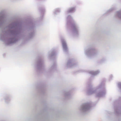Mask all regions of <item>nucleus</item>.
<instances>
[{
  "mask_svg": "<svg viewBox=\"0 0 121 121\" xmlns=\"http://www.w3.org/2000/svg\"><path fill=\"white\" fill-rule=\"evenodd\" d=\"M74 8H72L69 9L68 11L69 13L72 12L74 10Z\"/></svg>",
  "mask_w": 121,
  "mask_h": 121,
  "instance_id": "nucleus-1",
  "label": "nucleus"
},
{
  "mask_svg": "<svg viewBox=\"0 0 121 121\" xmlns=\"http://www.w3.org/2000/svg\"><path fill=\"white\" fill-rule=\"evenodd\" d=\"M62 45L64 48L65 49L66 48V46L65 43L63 42L62 43Z\"/></svg>",
  "mask_w": 121,
  "mask_h": 121,
  "instance_id": "nucleus-2",
  "label": "nucleus"
},
{
  "mask_svg": "<svg viewBox=\"0 0 121 121\" xmlns=\"http://www.w3.org/2000/svg\"><path fill=\"white\" fill-rule=\"evenodd\" d=\"M72 27L73 29H75L76 28V26L74 25H73L72 26Z\"/></svg>",
  "mask_w": 121,
  "mask_h": 121,
  "instance_id": "nucleus-3",
  "label": "nucleus"
}]
</instances>
